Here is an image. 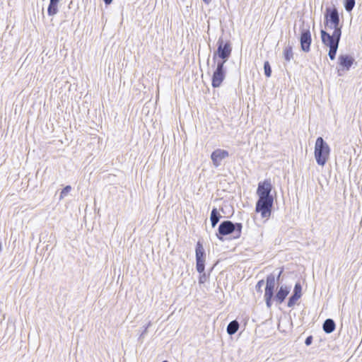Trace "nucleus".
I'll list each match as a JSON object with an SVG mask.
<instances>
[{"label": "nucleus", "mask_w": 362, "mask_h": 362, "mask_svg": "<svg viewBox=\"0 0 362 362\" xmlns=\"http://www.w3.org/2000/svg\"><path fill=\"white\" fill-rule=\"evenodd\" d=\"M324 24L325 28L334 30L333 33L330 34L331 37L341 36L342 25L340 24V17L336 7L326 8L324 14Z\"/></svg>", "instance_id": "nucleus-1"}, {"label": "nucleus", "mask_w": 362, "mask_h": 362, "mask_svg": "<svg viewBox=\"0 0 362 362\" xmlns=\"http://www.w3.org/2000/svg\"><path fill=\"white\" fill-rule=\"evenodd\" d=\"M242 229L241 223H233L229 220L223 221L218 226L216 236L220 240H223V237L228 235H233L234 238H239Z\"/></svg>", "instance_id": "nucleus-2"}, {"label": "nucleus", "mask_w": 362, "mask_h": 362, "mask_svg": "<svg viewBox=\"0 0 362 362\" xmlns=\"http://www.w3.org/2000/svg\"><path fill=\"white\" fill-rule=\"evenodd\" d=\"M232 53V46L229 40L224 41L222 36L217 41V49L213 54L214 63L226 64Z\"/></svg>", "instance_id": "nucleus-3"}, {"label": "nucleus", "mask_w": 362, "mask_h": 362, "mask_svg": "<svg viewBox=\"0 0 362 362\" xmlns=\"http://www.w3.org/2000/svg\"><path fill=\"white\" fill-rule=\"evenodd\" d=\"M330 148L322 137L316 139L315 145V158L319 165L324 166L329 156Z\"/></svg>", "instance_id": "nucleus-4"}, {"label": "nucleus", "mask_w": 362, "mask_h": 362, "mask_svg": "<svg viewBox=\"0 0 362 362\" xmlns=\"http://www.w3.org/2000/svg\"><path fill=\"white\" fill-rule=\"evenodd\" d=\"M195 256H196V269L197 271L200 274L199 278V283L200 284H204L207 279V276L204 272L205 269V250L203 245L200 241L197 243L195 248Z\"/></svg>", "instance_id": "nucleus-5"}, {"label": "nucleus", "mask_w": 362, "mask_h": 362, "mask_svg": "<svg viewBox=\"0 0 362 362\" xmlns=\"http://www.w3.org/2000/svg\"><path fill=\"white\" fill-rule=\"evenodd\" d=\"M321 40L324 45L329 47L328 56L331 60H334L339 47L341 36L331 37L330 34L325 30H320Z\"/></svg>", "instance_id": "nucleus-6"}, {"label": "nucleus", "mask_w": 362, "mask_h": 362, "mask_svg": "<svg viewBox=\"0 0 362 362\" xmlns=\"http://www.w3.org/2000/svg\"><path fill=\"white\" fill-rule=\"evenodd\" d=\"M273 205L274 198H258L255 211L260 213L263 218H269L272 214Z\"/></svg>", "instance_id": "nucleus-7"}, {"label": "nucleus", "mask_w": 362, "mask_h": 362, "mask_svg": "<svg viewBox=\"0 0 362 362\" xmlns=\"http://www.w3.org/2000/svg\"><path fill=\"white\" fill-rule=\"evenodd\" d=\"M276 286V277L274 274H269L266 278V286L264 289V300L266 305L270 308L272 305V299Z\"/></svg>", "instance_id": "nucleus-8"}, {"label": "nucleus", "mask_w": 362, "mask_h": 362, "mask_svg": "<svg viewBox=\"0 0 362 362\" xmlns=\"http://www.w3.org/2000/svg\"><path fill=\"white\" fill-rule=\"evenodd\" d=\"M216 64V69L214 71L211 77V86L213 88H218L224 81L226 76V69L225 64L222 63H214Z\"/></svg>", "instance_id": "nucleus-9"}, {"label": "nucleus", "mask_w": 362, "mask_h": 362, "mask_svg": "<svg viewBox=\"0 0 362 362\" xmlns=\"http://www.w3.org/2000/svg\"><path fill=\"white\" fill-rule=\"evenodd\" d=\"M312 42L311 33L310 31V26L303 28L300 32V48L305 52H308L310 50V45Z\"/></svg>", "instance_id": "nucleus-10"}, {"label": "nucleus", "mask_w": 362, "mask_h": 362, "mask_svg": "<svg viewBox=\"0 0 362 362\" xmlns=\"http://www.w3.org/2000/svg\"><path fill=\"white\" fill-rule=\"evenodd\" d=\"M272 185L269 180H265L258 184L257 194L258 198H274L271 194Z\"/></svg>", "instance_id": "nucleus-11"}, {"label": "nucleus", "mask_w": 362, "mask_h": 362, "mask_svg": "<svg viewBox=\"0 0 362 362\" xmlns=\"http://www.w3.org/2000/svg\"><path fill=\"white\" fill-rule=\"evenodd\" d=\"M228 151L221 148L214 150L211 154V159L214 167L218 168L221 165L223 160L228 157Z\"/></svg>", "instance_id": "nucleus-12"}, {"label": "nucleus", "mask_w": 362, "mask_h": 362, "mask_svg": "<svg viewBox=\"0 0 362 362\" xmlns=\"http://www.w3.org/2000/svg\"><path fill=\"white\" fill-rule=\"evenodd\" d=\"M338 61L344 70L349 71L354 62V59L349 54H341L338 57Z\"/></svg>", "instance_id": "nucleus-13"}, {"label": "nucleus", "mask_w": 362, "mask_h": 362, "mask_svg": "<svg viewBox=\"0 0 362 362\" xmlns=\"http://www.w3.org/2000/svg\"><path fill=\"white\" fill-rule=\"evenodd\" d=\"M290 288L288 286H281L275 296H274V299L277 302L279 303V304L282 303L285 299L286 298L287 296L288 295V293H290Z\"/></svg>", "instance_id": "nucleus-14"}, {"label": "nucleus", "mask_w": 362, "mask_h": 362, "mask_svg": "<svg viewBox=\"0 0 362 362\" xmlns=\"http://www.w3.org/2000/svg\"><path fill=\"white\" fill-rule=\"evenodd\" d=\"M336 324L332 319L328 318L325 320L322 325L323 331L327 334H330L334 331Z\"/></svg>", "instance_id": "nucleus-15"}, {"label": "nucleus", "mask_w": 362, "mask_h": 362, "mask_svg": "<svg viewBox=\"0 0 362 362\" xmlns=\"http://www.w3.org/2000/svg\"><path fill=\"white\" fill-rule=\"evenodd\" d=\"M221 218V214H219L218 209L216 208H213L211 211L210 221L211 223V226L214 228L216 224L219 222Z\"/></svg>", "instance_id": "nucleus-16"}, {"label": "nucleus", "mask_w": 362, "mask_h": 362, "mask_svg": "<svg viewBox=\"0 0 362 362\" xmlns=\"http://www.w3.org/2000/svg\"><path fill=\"white\" fill-rule=\"evenodd\" d=\"M239 329V323L237 320H233L229 322V324L227 326V333L229 335H233L235 334Z\"/></svg>", "instance_id": "nucleus-17"}, {"label": "nucleus", "mask_w": 362, "mask_h": 362, "mask_svg": "<svg viewBox=\"0 0 362 362\" xmlns=\"http://www.w3.org/2000/svg\"><path fill=\"white\" fill-rule=\"evenodd\" d=\"M293 50L292 47L288 45L285 47L284 50V57L286 62H290L293 59Z\"/></svg>", "instance_id": "nucleus-18"}, {"label": "nucleus", "mask_w": 362, "mask_h": 362, "mask_svg": "<svg viewBox=\"0 0 362 362\" xmlns=\"http://www.w3.org/2000/svg\"><path fill=\"white\" fill-rule=\"evenodd\" d=\"M58 3L49 1V4L47 8V13L49 16H52L58 12L57 8Z\"/></svg>", "instance_id": "nucleus-19"}, {"label": "nucleus", "mask_w": 362, "mask_h": 362, "mask_svg": "<svg viewBox=\"0 0 362 362\" xmlns=\"http://www.w3.org/2000/svg\"><path fill=\"white\" fill-rule=\"evenodd\" d=\"M356 0H344V6L347 12H351L354 8Z\"/></svg>", "instance_id": "nucleus-20"}, {"label": "nucleus", "mask_w": 362, "mask_h": 362, "mask_svg": "<svg viewBox=\"0 0 362 362\" xmlns=\"http://www.w3.org/2000/svg\"><path fill=\"white\" fill-rule=\"evenodd\" d=\"M300 297L301 296H300L298 295L292 293V295L288 298L287 306L288 308L293 307L295 305V304L296 303V302L298 300V299L300 298Z\"/></svg>", "instance_id": "nucleus-21"}, {"label": "nucleus", "mask_w": 362, "mask_h": 362, "mask_svg": "<svg viewBox=\"0 0 362 362\" xmlns=\"http://www.w3.org/2000/svg\"><path fill=\"white\" fill-rule=\"evenodd\" d=\"M264 74L267 77L271 76L272 68H271L270 64L267 61L264 63Z\"/></svg>", "instance_id": "nucleus-22"}, {"label": "nucleus", "mask_w": 362, "mask_h": 362, "mask_svg": "<svg viewBox=\"0 0 362 362\" xmlns=\"http://www.w3.org/2000/svg\"><path fill=\"white\" fill-rule=\"evenodd\" d=\"M71 189V187L70 185H66L64 187L60 193L59 199H62L64 197H66L69 193Z\"/></svg>", "instance_id": "nucleus-23"}, {"label": "nucleus", "mask_w": 362, "mask_h": 362, "mask_svg": "<svg viewBox=\"0 0 362 362\" xmlns=\"http://www.w3.org/2000/svg\"><path fill=\"white\" fill-rule=\"evenodd\" d=\"M301 291H302V286L299 282H297L294 286L293 293L301 296H302Z\"/></svg>", "instance_id": "nucleus-24"}, {"label": "nucleus", "mask_w": 362, "mask_h": 362, "mask_svg": "<svg viewBox=\"0 0 362 362\" xmlns=\"http://www.w3.org/2000/svg\"><path fill=\"white\" fill-rule=\"evenodd\" d=\"M264 284V281L263 279L259 280V281L257 283V284H256V286H255L256 291H257V292L261 293V292L262 291V286H263Z\"/></svg>", "instance_id": "nucleus-25"}, {"label": "nucleus", "mask_w": 362, "mask_h": 362, "mask_svg": "<svg viewBox=\"0 0 362 362\" xmlns=\"http://www.w3.org/2000/svg\"><path fill=\"white\" fill-rule=\"evenodd\" d=\"M313 337L310 335V336H308L306 337L305 340V344L306 346H310L312 343H313Z\"/></svg>", "instance_id": "nucleus-26"}, {"label": "nucleus", "mask_w": 362, "mask_h": 362, "mask_svg": "<svg viewBox=\"0 0 362 362\" xmlns=\"http://www.w3.org/2000/svg\"><path fill=\"white\" fill-rule=\"evenodd\" d=\"M283 271H284V269H281V270L279 271V272L278 273L277 276H275L276 277V281H279V279H280V277H281V275L283 273Z\"/></svg>", "instance_id": "nucleus-27"}, {"label": "nucleus", "mask_w": 362, "mask_h": 362, "mask_svg": "<svg viewBox=\"0 0 362 362\" xmlns=\"http://www.w3.org/2000/svg\"><path fill=\"white\" fill-rule=\"evenodd\" d=\"M150 325H151V323L149 322V323H148V324L145 327L144 330L143 331V332H142L141 335L144 334L146 332V331H147V329H148V327L150 326Z\"/></svg>", "instance_id": "nucleus-28"}, {"label": "nucleus", "mask_w": 362, "mask_h": 362, "mask_svg": "<svg viewBox=\"0 0 362 362\" xmlns=\"http://www.w3.org/2000/svg\"><path fill=\"white\" fill-rule=\"evenodd\" d=\"M106 5H109L112 3V0H103Z\"/></svg>", "instance_id": "nucleus-29"}, {"label": "nucleus", "mask_w": 362, "mask_h": 362, "mask_svg": "<svg viewBox=\"0 0 362 362\" xmlns=\"http://www.w3.org/2000/svg\"><path fill=\"white\" fill-rule=\"evenodd\" d=\"M205 4L209 5L212 0H202Z\"/></svg>", "instance_id": "nucleus-30"}, {"label": "nucleus", "mask_w": 362, "mask_h": 362, "mask_svg": "<svg viewBox=\"0 0 362 362\" xmlns=\"http://www.w3.org/2000/svg\"><path fill=\"white\" fill-rule=\"evenodd\" d=\"M49 1L59 3V0H49Z\"/></svg>", "instance_id": "nucleus-31"}]
</instances>
